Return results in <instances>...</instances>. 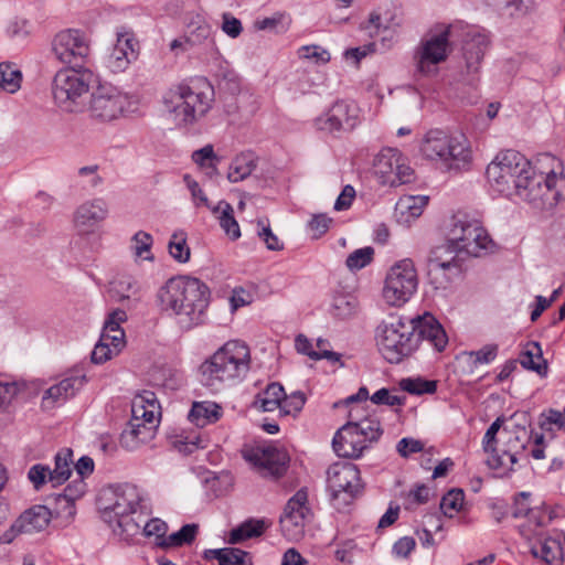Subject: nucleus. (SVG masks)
Here are the masks:
<instances>
[{
  "label": "nucleus",
  "instance_id": "f257e3e1",
  "mask_svg": "<svg viewBox=\"0 0 565 565\" xmlns=\"http://www.w3.org/2000/svg\"><path fill=\"white\" fill-rule=\"evenodd\" d=\"M145 492L132 483L105 488L98 497L102 519L114 534L129 542L141 531L145 522Z\"/></svg>",
  "mask_w": 565,
  "mask_h": 565
},
{
  "label": "nucleus",
  "instance_id": "f03ea898",
  "mask_svg": "<svg viewBox=\"0 0 565 565\" xmlns=\"http://www.w3.org/2000/svg\"><path fill=\"white\" fill-rule=\"evenodd\" d=\"M162 310L170 311L186 326L198 324L210 302L209 287L198 278L178 276L170 278L158 291Z\"/></svg>",
  "mask_w": 565,
  "mask_h": 565
},
{
  "label": "nucleus",
  "instance_id": "7ed1b4c3",
  "mask_svg": "<svg viewBox=\"0 0 565 565\" xmlns=\"http://www.w3.org/2000/svg\"><path fill=\"white\" fill-rule=\"evenodd\" d=\"M214 89L206 81L178 84L162 96L164 109L177 126H189L203 118L212 108Z\"/></svg>",
  "mask_w": 565,
  "mask_h": 565
},
{
  "label": "nucleus",
  "instance_id": "20e7f679",
  "mask_svg": "<svg viewBox=\"0 0 565 565\" xmlns=\"http://www.w3.org/2000/svg\"><path fill=\"white\" fill-rule=\"evenodd\" d=\"M250 369V351L245 342L227 341L200 366L202 383L217 390L246 376Z\"/></svg>",
  "mask_w": 565,
  "mask_h": 565
},
{
  "label": "nucleus",
  "instance_id": "39448f33",
  "mask_svg": "<svg viewBox=\"0 0 565 565\" xmlns=\"http://www.w3.org/2000/svg\"><path fill=\"white\" fill-rule=\"evenodd\" d=\"M486 175L490 188L507 196L520 194L534 182L531 162L515 150L498 153L488 164Z\"/></svg>",
  "mask_w": 565,
  "mask_h": 565
},
{
  "label": "nucleus",
  "instance_id": "423d86ee",
  "mask_svg": "<svg viewBox=\"0 0 565 565\" xmlns=\"http://www.w3.org/2000/svg\"><path fill=\"white\" fill-rule=\"evenodd\" d=\"M161 407L156 394L142 391L131 402V419L128 427L120 435V445L134 450L141 444L151 440L160 419Z\"/></svg>",
  "mask_w": 565,
  "mask_h": 565
},
{
  "label": "nucleus",
  "instance_id": "0eeeda50",
  "mask_svg": "<svg viewBox=\"0 0 565 565\" xmlns=\"http://www.w3.org/2000/svg\"><path fill=\"white\" fill-rule=\"evenodd\" d=\"M423 156L440 161L449 170H468L472 163V150L463 135H448L443 130H429L420 145Z\"/></svg>",
  "mask_w": 565,
  "mask_h": 565
},
{
  "label": "nucleus",
  "instance_id": "6e6552de",
  "mask_svg": "<svg viewBox=\"0 0 565 565\" xmlns=\"http://www.w3.org/2000/svg\"><path fill=\"white\" fill-rule=\"evenodd\" d=\"M379 352L390 363H399L416 350L413 328L398 316L383 320L375 331Z\"/></svg>",
  "mask_w": 565,
  "mask_h": 565
},
{
  "label": "nucleus",
  "instance_id": "1a4fd4ad",
  "mask_svg": "<svg viewBox=\"0 0 565 565\" xmlns=\"http://www.w3.org/2000/svg\"><path fill=\"white\" fill-rule=\"evenodd\" d=\"M94 74L87 68L63 67L52 79V96L55 104L64 111L75 113L82 108V97L92 87Z\"/></svg>",
  "mask_w": 565,
  "mask_h": 565
},
{
  "label": "nucleus",
  "instance_id": "9d476101",
  "mask_svg": "<svg viewBox=\"0 0 565 565\" xmlns=\"http://www.w3.org/2000/svg\"><path fill=\"white\" fill-rule=\"evenodd\" d=\"M130 106V96L127 93L104 83L92 92L86 110L93 121L110 124L125 116Z\"/></svg>",
  "mask_w": 565,
  "mask_h": 565
},
{
  "label": "nucleus",
  "instance_id": "9b49d317",
  "mask_svg": "<svg viewBox=\"0 0 565 565\" xmlns=\"http://www.w3.org/2000/svg\"><path fill=\"white\" fill-rule=\"evenodd\" d=\"M449 246L471 256H480L492 244L487 231L477 220L458 213L452 216L447 232Z\"/></svg>",
  "mask_w": 565,
  "mask_h": 565
},
{
  "label": "nucleus",
  "instance_id": "f8f14e48",
  "mask_svg": "<svg viewBox=\"0 0 565 565\" xmlns=\"http://www.w3.org/2000/svg\"><path fill=\"white\" fill-rule=\"evenodd\" d=\"M50 52L57 63L81 67L90 55V39L79 29H64L52 38Z\"/></svg>",
  "mask_w": 565,
  "mask_h": 565
},
{
  "label": "nucleus",
  "instance_id": "ddd939ff",
  "mask_svg": "<svg viewBox=\"0 0 565 565\" xmlns=\"http://www.w3.org/2000/svg\"><path fill=\"white\" fill-rule=\"evenodd\" d=\"M328 489L333 505L341 510L362 492L360 470L351 462H334L327 470Z\"/></svg>",
  "mask_w": 565,
  "mask_h": 565
},
{
  "label": "nucleus",
  "instance_id": "4468645a",
  "mask_svg": "<svg viewBox=\"0 0 565 565\" xmlns=\"http://www.w3.org/2000/svg\"><path fill=\"white\" fill-rule=\"evenodd\" d=\"M418 287V277L412 259L405 258L393 265L385 278L383 298L387 305L399 307L407 302Z\"/></svg>",
  "mask_w": 565,
  "mask_h": 565
},
{
  "label": "nucleus",
  "instance_id": "2eb2a0df",
  "mask_svg": "<svg viewBox=\"0 0 565 565\" xmlns=\"http://www.w3.org/2000/svg\"><path fill=\"white\" fill-rule=\"evenodd\" d=\"M373 173L382 185L398 186L414 179L406 157L395 148H383L373 160Z\"/></svg>",
  "mask_w": 565,
  "mask_h": 565
},
{
  "label": "nucleus",
  "instance_id": "dca6fc26",
  "mask_svg": "<svg viewBox=\"0 0 565 565\" xmlns=\"http://www.w3.org/2000/svg\"><path fill=\"white\" fill-rule=\"evenodd\" d=\"M243 457L262 477L275 480L286 473L290 460L284 448L274 445L246 448Z\"/></svg>",
  "mask_w": 565,
  "mask_h": 565
},
{
  "label": "nucleus",
  "instance_id": "f3484780",
  "mask_svg": "<svg viewBox=\"0 0 565 565\" xmlns=\"http://www.w3.org/2000/svg\"><path fill=\"white\" fill-rule=\"evenodd\" d=\"M450 28H445L441 32L429 34L423 39L416 52L417 70L423 74H428L433 67L444 62L449 54Z\"/></svg>",
  "mask_w": 565,
  "mask_h": 565
},
{
  "label": "nucleus",
  "instance_id": "a211bd4d",
  "mask_svg": "<svg viewBox=\"0 0 565 565\" xmlns=\"http://www.w3.org/2000/svg\"><path fill=\"white\" fill-rule=\"evenodd\" d=\"M520 534L534 558L546 565L562 564L563 548L558 540L546 535L543 531H533L529 525H521Z\"/></svg>",
  "mask_w": 565,
  "mask_h": 565
},
{
  "label": "nucleus",
  "instance_id": "6ab92c4d",
  "mask_svg": "<svg viewBox=\"0 0 565 565\" xmlns=\"http://www.w3.org/2000/svg\"><path fill=\"white\" fill-rule=\"evenodd\" d=\"M139 42L131 29L120 26L116 31V43L106 57V65L113 73H121L138 58Z\"/></svg>",
  "mask_w": 565,
  "mask_h": 565
},
{
  "label": "nucleus",
  "instance_id": "aec40b11",
  "mask_svg": "<svg viewBox=\"0 0 565 565\" xmlns=\"http://www.w3.org/2000/svg\"><path fill=\"white\" fill-rule=\"evenodd\" d=\"M307 492L299 490L289 499L284 514L280 516V529L284 536L298 541L303 536L306 518L309 514Z\"/></svg>",
  "mask_w": 565,
  "mask_h": 565
},
{
  "label": "nucleus",
  "instance_id": "412c9836",
  "mask_svg": "<svg viewBox=\"0 0 565 565\" xmlns=\"http://www.w3.org/2000/svg\"><path fill=\"white\" fill-rule=\"evenodd\" d=\"M359 120V108L354 103L345 100L335 102L328 111L315 120L319 130L335 132L352 130Z\"/></svg>",
  "mask_w": 565,
  "mask_h": 565
},
{
  "label": "nucleus",
  "instance_id": "4be33fe9",
  "mask_svg": "<svg viewBox=\"0 0 565 565\" xmlns=\"http://www.w3.org/2000/svg\"><path fill=\"white\" fill-rule=\"evenodd\" d=\"M52 519V511L42 504L25 510L1 536L2 543H10L19 534H33L44 531Z\"/></svg>",
  "mask_w": 565,
  "mask_h": 565
},
{
  "label": "nucleus",
  "instance_id": "5701e85b",
  "mask_svg": "<svg viewBox=\"0 0 565 565\" xmlns=\"http://www.w3.org/2000/svg\"><path fill=\"white\" fill-rule=\"evenodd\" d=\"M413 328V335L416 338V349L420 342H427L437 352H441L447 343V334L441 324L430 313L414 318L409 321Z\"/></svg>",
  "mask_w": 565,
  "mask_h": 565
},
{
  "label": "nucleus",
  "instance_id": "b1692460",
  "mask_svg": "<svg viewBox=\"0 0 565 565\" xmlns=\"http://www.w3.org/2000/svg\"><path fill=\"white\" fill-rule=\"evenodd\" d=\"M350 420L343 425L334 435L332 446L339 457L359 458L367 446L362 440L354 427L353 412L349 414Z\"/></svg>",
  "mask_w": 565,
  "mask_h": 565
},
{
  "label": "nucleus",
  "instance_id": "393cba45",
  "mask_svg": "<svg viewBox=\"0 0 565 565\" xmlns=\"http://www.w3.org/2000/svg\"><path fill=\"white\" fill-rule=\"evenodd\" d=\"M108 206L104 199L96 198L83 202L74 212L73 222L82 233L94 232L106 220Z\"/></svg>",
  "mask_w": 565,
  "mask_h": 565
},
{
  "label": "nucleus",
  "instance_id": "a878e982",
  "mask_svg": "<svg viewBox=\"0 0 565 565\" xmlns=\"http://www.w3.org/2000/svg\"><path fill=\"white\" fill-rule=\"evenodd\" d=\"M86 376L82 374H72L58 383L49 387L42 396V407L52 409L55 406L64 404L68 398L84 386Z\"/></svg>",
  "mask_w": 565,
  "mask_h": 565
},
{
  "label": "nucleus",
  "instance_id": "bb28decb",
  "mask_svg": "<svg viewBox=\"0 0 565 565\" xmlns=\"http://www.w3.org/2000/svg\"><path fill=\"white\" fill-rule=\"evenodd\" d=\"M459 252L449 246L448 241L445 245L438 246L429 259L430 273L444 276L447 281L458 277L461 274Z\"/></svg>",
  "mask_w": 565,
  "mask_h": 565
},
{
  "label": "nucleus",
  "instance_id": "cd10ccee",
  "mask_svg": "<svg viewBox=\"0 0 565 565\" xmlns=\"http://www.w3.org/2000/svg\"><path fill=\"white\" fill-rule=\"evenodd\" d=\"M488 45L489 40L484 33L479 31H468L466 33L462 51L469 73L478 72Z\"/></svg>",
  "mask_w": 565,
  "mask_h": 565
},
{
  "label": "nucleus",
  "instance_id": "c85d7f7f",
  "mask_svg": "<svg viewBox=\"0 0 565 565\" xmlns=\"http://www.w3.org/2000/svg\"><path fill=\"white\" fill-rule=\"evenodd\" d=\"M519 360L520 364L524 369L536 372L541 376H546L548 366L546 360L543 358L539 342H527L524 345Z\"/></svg>",
  "mask_w": 565,
  "mask_h": 565
},
{
  "label": "nucleus",
  "instance_id": "c756f323",
  "mask_svg": "<svg viewBox=\"0 0 565 565\" xmlns=\"http://www.w3.org/2000/svg\"><path fill=\"white\" fill-rule=\"evenodd\" d=\"M222 417V408L213 402H195L189 413V419L198 427L216 423Z\"/></svg>",
  "mask_w": 565,
  "mask_h": 565
},
{
  "label": "nucleus",
  "instance_id": "7c9ffc66",
  "mask_svg": "<svg viewBox=\"0 0 565 565\" xmlns=\"http://www.w3.org/2000/svg\"><path fill=\"white\" fill-rule=\"evenodd\" d=\"M212 213L217 218L221 228L233 241L241 237V228L234 217L233 206L226 201H220L211 207Z\"/></svg>",
  "mask_w": 565,
  "mask_h": 565
},
{
  "label": "nucleus",
  "instance_id": "2f4dec72",
  "mask_svg": "<svg viewBox=\"0 0 565 565\" xmlns=\"http://www.w3.org/2000/svg\"><path fill=\"white\" fill-rule=\"evenodd\" d=\"M257 160L252 152H242L236 156L228 168L227 179L232 183L241 182L256 169Z\"/></svg>",
  "mask_w": 565,
  "mask_h": 565
},
{
  "label": "nucleus",
  "instance_id": "473e14b6",
  "mask_svg": "<svg viewBox=\"0 0 565 565\" xmlns=\"http://www.w3.org/2000/svg\"><path fill=\"white\" fill-rule=\"evenodd\" d=\"M285 397V390L279 383H270L267 387L258 393L254 401V406L263 412L279 411L281 401Z\"/></svg>",
  "mask_w": 565,
  "mask_h": 565
},
{
  "label": "nucleus",
  "instance_id": "72a5a7b5",
  "mask_svg": "<svg viewBox=\"0 0 565 565\" xmlns=\"http://www.w3.org/2000/svg\"><path fill=\"white\" fill-rule=\"evenodd\" d=\"M137 289V281L131 276L119 275L109 281L107 294L111 300L121 302L135 295Z\"/></svg>",
  "mask_w": 565,
  "mask_h": 565
},
{
  "label": "nucleus",
  "instance_id": "f704fd0d",
  "mask_svg": "<svg viewBox=\"0 0 565 565\" xmlns=\"http://www.w3.org/2000/svg\"><path fill=\"white\" fill-rule=\"evenodd\" d=\"M73 451L70 448H64L55 455V467L50 472L49 482L53 487L64 483L72 473Z\"/></svg>",
  "mask_w": 565,
  "mask_h": 565
},
{
  "label": "nucleus",
  "instance_id": "c9c22d12",
  "mask_svg": "<svg viewBox=\"0 0 565 565\" xmlns=\"http://www.w3.org/2000/svg\"><path fill=\"white\" fill-rule=\"evenodd\" d=\"M22 73L12 63H0V93L14 94L21 88Z\"/></svg>",
  "mask_w": 565,
  "mask_h": 565
},
{
  "label": "nucleus",
  "instance_id": "e433bc0d",
  "mask_svg": "<svg viewBox=\"0 0 565 565\" xmlns=\"http://www.w3.org/2000/svg\"><path fill=\"white\" fill-rule=\"evenodd\" d=\"M116 342L113 340V334L102 332L100 339L92 352V362L102 364L117 355L124 345H117Z\"/></svg>",
  "mask_w": 565,
  "mask_h": 565
},
{
  "label": "nucleus",
  "instance_id": "4c0bfd02",
  "mask_svg": "<svg viewBox=\"0 0 565 565\" xmlns=\"http://www.w3.org/2000/svg\"><path fill=\"white\" fill-rule=\"evenodd\" d=\"M266 523L264 520H247L230 532L228 542L239 543L250 537L259 536L264 533Z\"/></svg>",
  "mask_w": 565,
  "mask_h": 565
},
{
  "label": "nucleus",
  "instance_id": "58836bf2",
  "mask_svg": "<svg viewBox=\"0 0 565 565\" xmlns=\"http://www.w3.org/2000/svg\"><path fill=\"white\" fill-rule=\"evenodd\" d=\"M212 558L218 561L220 565H252L249 553L234 547L209 551Z\"/></svg>",
  "mask_w": 565,
  "mask_h": 565
},
{
  "label": "nucleus",
  "instance_id": "ea45409f",
  "mask_svg": "<svg viewBox=\"0 0 565 565\" xmlns=\"http://www.w3.org/2000/svg\"><path fill=\"white\" fill-rule=\"evenodd\" d=\"M428 198L424 195H405L401 198L396 204V210L406 221L416 218L427 205Z\"/></svg>",
  "mask_w": 565,
  "mask_h": 565
},
{
  "label": "nucleus",
  "instance_id": "a19ab883",
  "mask_svg": "<svg viewBox=\"0 0 565 565\" xmlns=\"http://www.w3.org/2000/svg\"><path fill=\"white\" fill-rule=\"evenodd\" d=\"M168 250L175 262L188 263L191 257V249L186 243V233L183 231L174 232L169 239Z\"/></svg>",
  "mask_w": 565,
  "mask_h": 565
},
{
  "label": "nucleus",
  "instance_id": "79ce46f5",
  "mask_svg": "<svg viewBox=\"0 0 565 565\" xmlns=\"http://www.w3.org/2000/svg\"><path fill=\"white\" fill-rule=\"evenodd\" d=\"M127 320V313L122 309L113 310L104 323V333L113 334L117 345H125V333L120 324Z\"/></svg>",
  "mask_w": 565,
  "mask_h": 565
},
{
  "label": "nucleus",
  "instance_id": "37998d69",
  "mask_svg": "<svg viewBox=\"0 0 565 565\" xmlns=\"http://www.w3.org/2000/svg\"><path fill=\"white\" fill-rule=\"evenodd\" d=\"M295 348L298 353L309 356L311 360L318 361L321 359L329 360L330 362H339L340 354L330 350H323L322 353H318L312 349V343L303 334H299L295 340Z\"/></svg>",
  "mask_w": 565,
  "mask_h": 565
},
{
  "label": "nucleus",
  "instance_id": "c03bdc74",
  "mask_svg": "<svg viewBox=\"0 0 565 565\" xmlns=\"http://www.w3.org/2000/svg\"><path fill=\"white\" fill-rule=\"evenodd\" d=\"M354 427L367 447L370 444L376 441L382 435L381 424L379 419L374 417H366L361 420H356L355 417Z\"/></svg>",
  "mask_w": 565,
  "mask_h": 565
},
{
  "label": "nucleus",
  "instance_id": "a18cd8bd",
  "mask_svg": "<svg viewBox=\"0 0 565 565\" xmlns=\"http://www.w3.org/2000/svg\"><path fill=\"white\" fill-rule=\"evenodd\" d=\"M531 443V435L525 428H518L512 431L505 443V448L521 460L527 459L525 449Z\"/></svg>",
  "mask_w": 565,
  "mask_h": 565
},
{
  "label": "nucleus",
  "instance_id": "49530a36",
  "mask_svg": "<svg viewBox=\"0 0 565 565\" xmlns=\"http://www.w3.org/2000/svg\"><path fill=\"white\" fill-rule=\"evenodd\" d=\"M198 533L196 524H185L178 532L170 534L164 537L159 545L162 547L182 546L184 544H191Z\"/></svg>",
  "mask_w": 565,
  "mask_h": 565
},
{
  "label": "nucleus",
  "instance_id": "de8ad7c7",
  "mask_svg": "<svg viewBox=\"0 0 565 565\" xmlns=\"http://www.w3.org/2000/svg\"><path fill=\"white\" fill-rule=\"evenodd\" d=\"M487 465L489 468L494 470L510 471L513 470L515 463L521 461L520 457L511 454L507 448L502 449L501 452L495 448V452H487Z\"/></svg>",
  "mask_w": 565,
  "mask_h": 565
},
{
  "label": "nucleus",
  "instance_id": "09e8293b",
  "mask_svg": "<svg viewBox=\"0 0 565 565\" xmlns=\"http://www.w3.org/2000/svg\"><path fill=\"white\" fill-rule=\"evenodd\" d=\"M402 391L413 395L433 394L437 390V383L435 381H428L423 379H402L398 383Z\"/></svg>",
  "mask_w": 565,
  "mask_h": 565
},
{
  "label": "nucleus",
  "instance_id": "8fccbe9b",
  "mask_svg": "<svg viewBox=\"0 0 565 565\" xmlns=\"http://www.w3.org/2000/svg\"><path fill=\"white\" fill-rule=\"evenodd\" d=\"M561 173H553V170H542V175L540 180H537V185H541V182L544 181V186L546 192L543 194L544 200L552 203L558 202L563 198V192L557 189L558 177Z\"/></svg>",
  "mask_w": 565,
  "mask_h": 565
},
{
  "label": "nucleus",
  "instance_id": "3c124183",
  "mask_svg": "<svg viewBox=\"0 0 565 565\" xmlns=\"http://www.w3.org/2000/svg\"><path fill=\"white\" fill-rule=\"evenodd\" d=\"M465 493L460 489H452L445 494L440 502V510L448 518H454L463 505Z\"/></svg>",
  "mask_w": 565,
  "mask_h": 565
},
{
  "label": "nucleus",
  "instance_id": "603ef678",
  "mask_svg": "<svg viewBox=\"0 0 565 565\" xmlns=\"http://www.w3.org/2000/svg\"><path fill=\"white\" fill-rule=\"evenodd\" d=\"M297 55L300 60L309 61L318 65L327 64L331 58L329 51L317 44L299 47Z\"/></svg>",
  "mask_w": 565,
  "mask_h": 565
},
{
  "label": "nucleus",
  "instance_id": "864d4df0",
  "mask_svg": "<svg viewBox=\"0 0 565 565\" xmlns=\"http://www.w3.org/2000/svg\"><path fill=\"white\" fill-rule=\"evenodd\" d=\"M374 257V248L371 246H366L363 248L355 249L352 252L347 260L345 265L347 267L354 271L360 270L364 268L365 266L370 265Z\"/></svg>",
  "mask_w": 565,
  "mask_h": 565
},
{
  "label": "nucleus",
  "instance_id": "5fc2aeb1",
  "mask_svg": "<svg viewBox=\"0 0 565 565\" xmlns=\"http://www.w3.org/2000/svg\"><path fill=\"white\" fill-rule=\"evenodd\" d=\"M152 243L153 238L149 233L143 231L137 232L132 237L134 254L145 260H153V256L151 254Z\"/></svg>",
  "mask_w": 565,
  "mask_h": 565
},
{
  "label": "nucleus",
  "instance_id": "6e6d98bb",
  "mask_svg": "<svg viewBox=\"0 0 565 565\" xmlns=\"http://www.w3.org/2000/svg\"><path fill=\"white\" fill-rule=\"evenodd\" d=\"M256 232L269 250L277 252L284 249V243L273 233L267 220L257 221Z\"/></svg>",
  "mask_w": 565,
  "mask_h": 565
},
{
  "label": "nucleus",
  "instance_id": "4d7b16f0",
  "mask_svg": "<svg viewBox=\"0 0 565 565\" xmlns=\"http://www.w3.org/2000/svg\"><path fill=\"white\" fill-rule=\"evenodd\" d=\"M306 403V397L302 392L297 391L287 395L285 393V397L281 401V405L279 408V414L282 416L287 415H296L299 413Z\"/></svg>",
  "mask_w": 565,
  "mask_h": 565
},
{
  "label": "nucleus",
  "instance_id": "13d9d810",
  "mask_svg": "<svg viewBox=\"0 0 565 565\" xmlns=\"http://www.w3.org/2000/svg\"><path fill=\"white\" fill-rule=\"evenodd\" d=\"M331 308V312L335 318L347 319L355 313L356 303L345 296H339L333 299Z\"/></svg>",
  "mask_w": 565,
  "mask_h": 565
},
{
  "label": "nucleus",
  "instance_id": "bf43d9fd",
  "mask_svg": "<svg viewBox=\"0 0 565 565\" xmlns=\"http://www.w3.org/2000/svg\"><path fill=\"white\" fill-rule=\"evenodd\" d=\"M371 402L375 405L403 406L406 402L405 396L394 395L387 388H380L371 397Z\"/></svg>",
  "mask_w": 565,
  "mask_h": 565
},
{
  "label": "nucleus",
  "instance_id": "052dcab7",
  "mask_svg": "<svg viewBox=\"0 0 565 565\" xmlns=\"http://www.w3.org/2000/svg\"><path fill=\"white\" fill-rule=\"evenodd\" d=\"M532 168L534 171V177L536 173L542 175V170H553V173H562L561 161L550 153H543L539 156L535 161V166Z\"/></svg>",
  "mask_w": 565,
  "mask_h": 565
},
{
  "label": "nucleus",
  "instance_id": "680f3d73",
  "mask_svg": "<svg viewBox=\"0 0 565 565\" xmlns=\"http://www.w3.org/2000/svg\"><path fill=\"white\" fill-rule=\"evenodd\" d=\"M147 507L145 508V522L141 523V531L139 534H143L145 536H156L158 539L162 537L167 532V524L159 520L152 519L147 520Z\"/></svg>",
  "mask_w": 565,
  "mask_h": 565
},
{
  "label": "nucleus",
  "instance_id": "e2e57ef3",
  "mask_svg": "<svg viewBox=\"0 0 565 565\" xmlns=\"http://www.w3.org/2000/svg\"><path fill=\"white\" fill-rule=\"evenodd\" d=\"M51 469L47 466L38 463L29 469L28 478L35 490H40L45 482H49Z\"/></svg>",
  "mask_w": 565,
  "mask_h": 565
},
{
  "label": "nucleus",
  "instance_id": "0e129e2a",
  "mask_svg": "<svg viewBox=\"0 0 565 565\" xmlns=\"http://www.w3.org/2000/svg\"><path fill=\"white\" fill-rule=\"evenodd\" d=\"M540 426L544 430H552L553 426L561 429L565 427V415L556 409H548L542 414Z\"/></svg>",
  "mask_w": 565,
  "mask_h": 565
},
{
  "label": "nucleus",
  "instance_id": "69168bd1",
  "mask_svg": "<svg viewBox=\"0 0 565 565\" xmlns=\"http://www.w3.org/2000/svg\"><path fill=\"white\" fill-rule=\"evenodd\" d=\"M503 422V417H498L487 429L482 439V448L484 452H495L497 434L500 430Z\"/></svg>",
  "mask_w": 565,
  "mask_h": 565
},
{
  "label": "nucleus",
  "instance_id": "338daca9",
  "mask_svg": "<svg viewBox=\"0 0 565 565\" xmlns=\"http://www.w3.org/2000/svg\"><path fill=\"white\" fill-rule=\"evenodd\" d=\"M183 181H184L186 188L189 189V191L191 192L194 204L196 206L204 205V206L210 207L207 196L205 195L203 190L200 188L199 183L190 174H184Z\"/></svg>",
  "mask_w": 565,
  "mask_h": 565
},
{
  "label": "nucleus",
  "instance_id": "774afa93",
  "mask_svg": "<svg viewBox=\"0 0 565 565\" xmlns=\"http://www.w3.org/2000/svg\"><path fill=\"white\" fill-rule=\"evenodd\" d=\"M470 358H473L475 363L488 364L492 362L498 354L497 344H487L478 351H471L468 353Z\"/></svg>",
  "mask_w": 565,
  "mask_h": 565
}]
</instances>
